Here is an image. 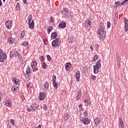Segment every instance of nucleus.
<instances>
[{
    "mask_svg": "<svg viewBox=\"0 0 128 128\" xmlns=\"http://www.w3.org/2000/svg\"><path fill=\"white\" fill-rule=\"evenodd\" d=\"M98 33L100 38H102V40H104L106 38V32L104 29L103 30H99Z\"/></svg>",
    "mask_w": 128,
    "mask_h": 128,
    "instance_id": "nucleus-1",
    "label": "nucleus"
},
{
    "mask_svg": "<svg viewBox=\"0 0 128 128\" xmlns=\"http://www.w3.org/2000/svg\"><path fill=\"white\" fill-rule=\"evenodd\" d=\"M7 56L6 53L4 52L2 49H0V62H4L6 60Z\"/></svg>",
    "mask_w": 128,
    "mask_h": 128,
    "instance_id": "nucleus-2",
    "label": "nucleus"
},
{
    "mask_svg": "<svg viewBox=\"0 0 128 128\" xmlns=\"http://www.w3.org/2000/svg\"><path fill=\"white\" fill-rule=\"evenodd\" d=\"M12 58H14V56L15 58L16 56H18L19 58V60H22V56L20 55V54H18V52L17 51H16L14 52H10V58H12Z\"/></svg>",
    "mask_w": 128,
    "mask_h": 128,
    "instance_id": "nucleus-3",
    "label": "nucleus"
},
{
    "mask_svg": "<svg viewBox=\"0 0 128 128\" xmlns=\"http://www.w3.org/2000/svg\"><path fill=\"white\" fill-rule=\"evenodd\" d=\"M32 15H30V16H29L28 17V24L30 28H34V24H32V23H30V22H32Z\"/></svg>",
    "mask_w": 128,
    "mask_h": 128,
    "instance_id": "nucleus-4",
    "label": "nucleus"
},
{
    "mask_svg": "<svg viewBox=\"0 0 128 128\" xmlns=\"http://www.w3.org/2000/svg\"><path fill=\"white\" fill-rule=\"evenodd\" d=\"M80 121L84 122V124H86V126L90 122V120H88V118H82L80 119Z\"/></svg>",
    "mask_w": 128,
    "mask_h": 128,
    "instance_id": "nucleus-5",
    "label": "nucleus"
},
{
    "mask_svg": "<svg viewBox=\"0 0 128 128\" xmlns=\"http://www.w3.org/2000/svg\"><path fill=\"white\" fill-rule=\"evenodd\" d=\"M66 26V22H61V24L58 25V28H65Z\"/></svg>",
    "mask_w": 128,
    "mask_h": 128,
    "instance_id": "nucleus-6",
    "label": "nucleus"
},
{
    "mask_svg": "<svg viewBox=\"0 0 128 128\" xmlns=\"http://www.w3.org/2000/svg\"><path fill=\"white\" fill-rule=\"evenodd\" d=\"M118 124L119 126L121 128H124V121L122 120V117L118 118Z\"/></svg>",
    "mask_w": 128,
    "mask_h": 128,
    "instance_id": "nucleus-7",
    "label": "nucleus"
},
{
    "mask_svg": "<svg viewBox=\"0 0 128 128\" xmlns=\"http://www.w3.org/2000/svg\"><path fill=\"white\" fill-rule=\"evenodd\" d=\"M80 70H77L76 73V82H80Z\"/></svg>",
    "mask_w": 128,
    "mask_h": 128,
    "instance_id": "nucleus-8",
    "label": "nucleus"
},
{
    "mask_svg": "<svg viewBox=\"0 0 128 128\" xmlns=\"http://www.w3.org/2000/svg\"><path fill=\"white\" fill-rule=\"evenodd\" d=\"M124 30L126 32L128 30V20L126 18H124Z\"/></svg>",
    "mask_w": 128,
    "mask_h": 128,
    "instance_id": "nucleus-9",
    "label": "nucleus"
},
{
    "mask_svg": "<svg viewBox=\"0 0 128 128\" xmlns=\"http://www.w3.org/2000/svg\"><path fill=\"white\" fill-rule=\"evenodd\" d=\"M84 26L86 28H90V20L87 19L84 22Z\"/></svg>",
    "mask_w": 128,
    "mask_h": 128,
    "instance_id": "nucleus-10",
    "label": "nucleus"
},
{
    "mask_svg": "<svg viewBox=\"0 0 128 128\" xmlns=\"http://www.w3.org/2000/svg\"><path fill=\"white\" fill-rule=\"evenodd\" d=\"M44 97H45V96L44 92H41L40 93L39 100H44Z\"/></svg>",
    "mask_w": 128,
    "mask_h": 128,
    "instance_id": "nucleus-11",
    "label": "nucleus"
},
{
    "mask_svg": "<svg viewBox=\"0 0 128 128\" xmlns=\"http://www.w3.org/2000/svg\"><path fill=\"white\" fill-rule=\"evenodd\" d=\"M8 41L10 44H12L14 42V38H12V37L8 38Z\"/></svg>",
    "mask_w": 128,
    "mask_h": 128,
    "instance_id": "nucleus-12",
    "label": "nucleus"
},
{
    "mask_svg": "<svg viewBox=\"0 0 128 128\" xmlns=\"http://www.w3.org/2000/svg\"><path fill=\"white\" fill-rule=\"evenodd\" d=\"M93 68H94V74H98V70H100V68L94 65Z\"/></svg>",
    "mask_w": 128,
    "mask_h": 128,
    "instance_id": "nucleus-13",
    "label": "nucleus"
},
{
    "mask_svg": "<svg viewBox=\"0 0 128 128\" xmlns=\"http://www.w3.org/2000/svg\"><path fill=\"white\" fill-rule=\"evenodd\" d=\"M82 98V90H79L77 94L76 100H78Z\"/></svg>",
    "mask_w": 128,
    "mask_h": 128,
    "instance_id": "nucleus-14",
    "label": "nucleus"
},
{
    "mask_svg": "<svg viewBox=\"0 0 128 128\" xmlns=\"http://www.w3.org/2000/svg\"><path fill=\"white\" fill-rule=\"evenodd\" d=\"M32 72V71H30V66H28L26 68V74L28 76H30V73Z\"/></svg>",
    "mask_w": 128,
    "mask_h": 128,
    "instance_id": "nucleus-15",
    "label": "nucleus"
},
{
    "mask_svg": "<svg viewBox=\"0 0 128 128\" xmlns=\"http://www.w3.org/2000/svg\"><path fill=\"white\" fill-rule=\"evenodd\" d=\"M101 62H102V60H100L96 62V64L94 66H96L99 68H102V64H100Z\"/></svg>",
    "mask_w": 128,
    "mask_h": 128,
    "instance_id": "nucleus-16",
    "label": "nucleus"
},
{
    "mask_svg": "<svg viewBox=\"0 0 128 128\" xmlns=\"http://www.w3.org/2000/svg\"><path fill=\"white\" fill-rule=\"evenodd\" d=\"M52 45L53 48H55V46H58V48L60 46V43H56V42H52Z\"/></svg>",
    "mask_w": 128,
    "mask_h": 128,
    "instance_id": "nucleus-17",
    "label": "nucleus"
},
{
    "mask_svg": "<svg viewBox=\"0 0 128 128\" xmlns=\"http://www.w3.org/2000/svg\"><path fill=\"white\" fill-rule=\"evenodd\" d=\"M11 24H12V23H10V21H7L6 22V27L7 28H8V30H10V28Z\"/></svg>",
    "mask_w": 128,
    "mask_h": 128,
    "instance_id": "nucleus-18",
    "label": "nucleus"
},
{
    "mask_svg": "<svg viewBox=\"0 0 128 128\" xmlns=\"http://www.w3.org/2000/svg\"><path fill=\"white\" fill-rule=\"evenodd\" d=\"M70 66H72L70 63H66V68L67 70H70Z\"/></svg>",
    "mask_w": 128,
    "mask_h": 128,
    "instance_id": "nucleus-19",
    "label": "nucleus"
},
{
    "mask_svg": "<svg viewBox=\"0 0 128 128\" xmlns=\"http://www.w3.org/2000/svg\"><path fill=\"white\" fill-rule=\"evenodd\" d=\"M51 36L53 39L56 38V36H58V34L56 32H54L52 34Z\"/></svg>",
    "mask_w": 128,
    "mask_h": 128,
    "instance_id": "nucleus-20",
    "label": "nucleus"
},
{
    "mask_svg": "<svg viewBox=\"0 0 128 128\" xmlns=\"http://www.w3.org/2000/svg\"><path fill=\"white\" fill-rule=\"evenodd\" d=\"M94 122L96 126H98L100 123V120L98 118H96L94 120Z\"/></svg>",
    "mask_w": 128,
    "mask_h": 128,
    "instance_id": "nucleus-21",
    "label": "nucleus"
},
{
    "mask_svg": "<svg viewBox=\"0 0 128 128\" xmlns=\"http://www.w3.org/2000/svg\"><path fill=\"white\" fill-rule=\"evenodd\" d=\"M122 6V3H120V2H116L114 4V8H118V6Z\"/></svg>",
    "mask_w": 128,
    "mask_h": 128,
    "instance_id": "nucleus-22",
    "label": "nucleus"
},
{
    "mask_svg": "<svg viewBox=\"0 0 128 128\" xmlns=\"http://www.w3.org/2000/svg\"><path fill=\"white\" fill-rule=\"evenodd\" d=\"M64 18H68L70 16V12L69 11L67 12H64Z\"/></svg>",
    "mask_w": 128,
    "mask_h": 128,
    "instance_id": "nucleus-23",
    "label": "nucleus"
},
{
    "mask_svg": "<svg viewBox=\"0 0 128 128\" xmlns=\"http://www.w3.org/2000/svg\"><path fill=\"white\" fill-rule=\"evenodd\" d=\"M85 106H90V100H84Z\"/></svg>",
    "mask_w": 128,
    "mask_h": 128,
    "instance_id": "nucleus-24",
    "label": "nucleus"
},
{
    "mask_svg": "<svg viewBox=\"0 0 128 128\" xmlns=\"http://www.w3.org/2000/svg\"><path fill=\"white\" fill-rule=\"evenodd\" d=\"M31 66L33 70V72H36V70H38V68H36V66L31 65Z\"/></svg>",
    "mask_w": 128,
    "mask_h": 128,
    "instance_id": "nucleus-25",
    "label": "nucleus"
},
{
    "mask_svg": "<svg viewBox=\"0 0 128 128\" xmlns=\"http://www.w3.org/2000/svg\"><path fill=\"white\" fill-rule=\"evenodd\" d=\"M68 118H70V115L66 114H64V120H68Z\"/></svg>",
    "mask_w": 128,
    "mask_h": 128,
    "instance_id": "nucleus-26",
    "label": "nucleus"
},
{
    "mask_svg": "<svg viewBox=\"0 0 128 128\" xmlns=\"http://www.w3.org/2000/svg\"><path fill=\"white\" fill-rule=\"evenodd\" d=\"M104 23L102 22H100V30H104Z\"/></svg>",
    "mask_w": 128,
    "mask_h": 128,
    "instance_id": "nucleus-27",
    "label": "nucleus"
},
{
    "mask_svg": "<svg viewBox=\"0 0 128 128\" xmlns=\"http://www.w3.org/2000/svg\"><path fill=\"white\" fill-rule=\"evenodd\" d=\"M69 12L68 9L66 8H64L63 9V10H62V14H64V12Z\"/></svg>",
    "mask_w": 128,
    "mask_h": 128,
    "instance_id": "nucleus-28",
    "label": "nucleus"
},
{
    "mask_svg": "<svg viewBox=\"0 0 128 128\" xmlns=\"http://www.w3.org/2000/svg\"><path fill=\"white\" fill-rule=\"evenodd\" d=\"M18 87H14L12 86V90L13 92H18Z\"/></svg>",
    "mask_w": 128,
    "mask_h": 128,
    "instance_id": "nucleus-29",
    "label": "nucleus"
},
{
    "mask_svg": "<svg viewBox=\"0 0 128 128\" xmlns=\"http://www.w3.org/2000/svg\"><path fill=\"white\" fill-rule=\"evenodd\" d=\"M6 106H9V107L12 106V102H10V101H6Z\"/></svg>",
    "mask_w": 128,
    "mask_h": 128,
    "instance_id": "nucleus-30",
    "label": "nucleus"
},
{
    "mask_svg": "<svg viewBox=\"0 0 128 128\" xmlns=\"http://www.w3.org/2000/svg\"><path fill=\"white\" fill-rule=\"evenodd\" d=\"M42 68L44 70H46V68H48V66H46V62H42Z\"/></svg>",
    "mask_w": 128,
    "mask_h": 128,
    "instance_id": "nucleus-31",
    "label": "nucleus"
},
{
    "mask_svg": "<svg viewBox=\"0 0 128 128\" xmlns=\"http://www.w3.org/2000/svg\"><path fill=\"white\" fill-rule=\"evenodd\" d=\"M52 42H56L57 44H60V38H56V40H54Z\"/></svg>",
    "mask_w": 128,
    "mask_h": 128,
    "instance_id": "nucleus-32",
    "label": "nucleus"
},
{
    "mask_svg": "<svg viewBox=\"0 0 128 128\" xmlns=\"http://www.w3.org/2000/svg\"><path fill=\"white\" fill-rule=\"evenodd\" d=\"M128 4V0H124L122 2H121V6H124V4Z\"/></svg>",
    "mask_w": 128,
    "mask_h": 128,
    "instance_id": "nucleus-33",
    "label": "nucleus"
},
{
    "mask_svg": "<svg viewBox=\"0 0 128 128\" xmlns=\"http://www.w3.org/2000/svg\"><path fill=\"white\" fill-rule=\"evenodd\" d=\"M30 108L32 112H36V109L34 108V104H32L30 106Z\"/></svg>",
    "mask_w": 128,
    "mask_h": 128,
    "instance_id": "nucleus-34",
    "label": "nucleus"
},
{
    "mask_svg": "<svg viewBox=\"0 0 128 128\" xmlns=\"http://www.w3.org/2000/svg\"><path fill=\"white\" fill-rule=\"evenodd\" d=\"M44 88H46V90H48V82H46L44 85Z\"/></svg>",
    "mask_w": 128,
    "mask_h": 128,
    "instance_id": "nucleus-35",
    "label": "nucleus"
},
{
    "mask_svg": "<svg viewBox=\"0 0 128 128\" xmlns=\"http://www.w3.org/2000/svg\"><path fill=\"white\" fill-rule=\"evenodd\" d=\"M52 84L54 86V88H56H56H58V85L56 84V82H55L54 83V82H52Z\"/></svg>",
    "mask_w": 128,
    "mask_h": 128,
    "instance_id": "nucleus-36",
    "label": "nucleus"
},
{
    "mask_svg": "<svg viewBox=\"0 0 128 128\" xmlns=\"http://www.w3.org/2000/svg\"><path fill=\"white\" fill-rule=\"evenodd\" d=\"M98 55L96 54L94 56L92 60H94V62H96V60H98Z\"/></svg>",
    "mask_w": 128,
    "mask_h": 128,
    "instance_id": "nucleus-37",
    "label": "nucleus"
},
{
    "mask_svg": "<svg viewBox=\"0 0 128 128\" xmlns=\"http://www.w3.org/2000/svg\"><path fill=\"white\" fill-rule=\"evenodd\" d=\"M56 75H54L52 76V82H54H54H56Z\"/></svg>",
    "mask_w": 128,
    "mask_h": 128,
    "instance_id": "nucleus-38",
    "label": "nucleus"
},
{
    "mask_svg": "<svg viewBox=\"0 0 128 128\" xmlns=\"http://www.w3.org/2000/svg\"><path fill=\"white\" fill-rule=\"evenodd\" d=\"M46 56L48 62H52V57H50V56L47 55Z\"/></svg>",
    "mask_w": 128,
    "mask_h": 128,
    "instance_id": "nucleus-39",
    "label": "nucleus"
},
{
    "mask_svg": "<svg viewBox=\"0 0 128 128\" xmlns=\"http://www.w3.org/2000/svg\"><path fill=\"white\" fill-rule=\"evenodd\" d=\"M22 46H28V42H25L22 44Z\"/></svg>",
    "mask_w": 128,
    "mask_h": 128,
    "instance_id": "nucleus-40",
    "label": "nucleus"
},
{
    "mask_svg": "<svg viewBox=\"0 0 128 128\" xmlns=\"http://www.w3.org/2000/svg\"><path fill=\"white\" fill-rule=\"evenodd\" d=\"M31 66H38V63L36 61H32L31 63Z\"/></svg>",
    "mask_w": 128,
    "mask_h": 128,
    "instance_id": "nucleus-41",
    "label": "nucleus"
},
{
    "mask_svg": "<svg viewBox=\"0 0 128 128\" xmlns=\"http://www.w3.org/2000/svg\"><path fill=\"white\" fill-rule=\"evenodd\" d=\"M116 58L118 60V62H120V60H118L120 59V54L118 53L116 54Z\"/></svg>",
    "mask_w": 128,
    "mask_h": 128,
    "instance_id": "nucleus-42",
    "label": "nucleus"
},
{
    "mask_svg": "<svg viewBox=\"0 0 128 128\" xmlns=\"http://www.w3.org/2000/svg\"><path fill=\"white\" fill-rule=\"evenodd\" d=\"M91 78L92 80H96V77L94 76H91Z\"/></svg>",
    "mask_w": 128,
    "mask_h": 128,
    "instance_id": "nucleus-43",
    "label": "nucleus"
},
{
    "mask_svg": "<svg viewBox=\"0 0 128 128\" xmlns=\"http://www.w3.org/2000/svg\"><path fill=\"white\" fill-rule=\"evenodd\" d=\"M16 10H20V3H17L16 5Z\"/></svg>",
    "mask_w": 128,
    "mask_h": 128,
    "instance_id": "nucleus-44",
    "label": "nucleus"
},
{
    "mask_svg": "<svg viewBox=\"0 0 128 128\" xmlns=\"http://www.w3.org/2000/svg\"><path fill=\"white\" fill-rule=\"evenodd\" d=\"M43 108H44V110H48V106H46V104H44L43 105Z\"/></svg>",
    "mask_w": 128,
    "mask_h": 128,
    "instance_id": "nucleus-45",
    "label": "nucleus"
},
{
    "mask_svg": "<svg viewBox=\"0 0 128 128\" xmlns=\"http://www.w3.org/2000/svg\"><path fill=\"white\" fill-rule=\"evenodd\" d=\"M10 124H12V126H14V120L11 119L10 120Z\"/></svg>",
    "mask_w": 128,
    "mask_h": 128,
    "instance_id": "nucleus-46",
    "label": "nucleus"
},
{
    "mask_svg": "<svg viewBox=\"0 0 128 128\" xmlns=\"http://www.w3.org/2000/svg\"><path fill=\"white\" fill-rule=\"evenodd\" d=\"M110 22H107V27L108 28H110Z\"/></svg>",
    "mask_w": 128,
    "mask_h": 128,
    "instance_id": "nucleus-47",
    "label": "nucleus"
},
{
    "mask_svg": "<svg viewBox=\"0 0 128 128\" xmlns=\"http://www.w3.org/2000/svg\"><path fill=\"white\" fill-rule=\"evenodd\" d=\"M43 40L44 44H48V39H44Z\"/></svg>",
    "mask_w": 128,
    "mask_h": 128,
    "instance_id": "nucleus-48",
    "label": "nucleus"
},
{
    "mask_svg": "<svg viewBox=\"0 0 128 128\" xmlns=\"http://www.w3.org/2000/svg\"><path fill=\"white\" fill-rule=\"evenodd\" d=\"M24 30L22 31L20 35L22 36V38H24Z\"/></svg>",
    "mask_w": 128,
    "mask_h": 128,
    "instance_id": "nucleus-49",
    "label": "nucleus"
},
{
    "mask_svg": "<svg viewBox=\"0 0 128 128\" xmlns=\"http://www.w3.org/2000/svg\"><path fill=\"white\" fill-rule=\"evenodd\" d=\"M34 108L35 110H36V108H38V104L34 103Z\"/></svg>",
    "mask_w": 128,
    "mask_h": 128,
    "instance_id": "nucleus-50",
    "label": "nucleus"
},
{
    "mask_svg": "<svg viewBox=\"0 0 128 128\" xmlns=\"http://www.w3.org/2000/svg\"><path fill=\"white\" fill-rule=\"evenodd\" d=\"M40 62H44V56H41L40 57Z\"/></svg>",
    "mask_w": 128,
    "mask_h": 128,
    "instance_id": "nucleus-51",
    "label": "nucleus"
},
{
    "mask_svg": "<svg viewBox=\"0 0 128 128\" xmlns=\"http://www.w3.org/2000/svg\"><path fill=\"white\" fill-rule=\"evenodd\" d=\"M50 22H54V16H51L50 18Z\"/></svg>",
    "mask_w": 128,
    "mask_h": 128,
    "instance_id": "nucleus-52",
    "label": "nucleus"
},
{
    "mask_svg": "<svg viewBox=\"0 0 128 128\" xmlns=\"http://www.w3.org/2000/svg\"><path fill=\"white\" fill-rule=\"evenodd\" d=\"M52 29H50V28H48V34H50V32H52Z\"/></svg>",
    "mask_w": 128,
    "mask_h": 128,
    "instance_id": "nucleus-53",
    "label": "nucleus"
},
{
    "mask_svg": "<svg viewBox=\"0 0 128 128\" xmlns=\"http://www.w3.org/2000/svg\"><path fill=\"white\" fill-rule=\"evenodd\" d=\"M79 108H80V110H82V104H80L79 105Z\"/></svg>",
    "mask_w": 128,
    "mask_h": 128,
    "instance_id": "nucleus-54",
    "label": "nucleus"
},
{
    "mask_svg": "<svg viewBox=\"0 0 128 128\" xmlns=\"http://www.w3.org/2000/svg\"><path fill=\"white\" fill-rule=\"evenodd\" d=\"M68 42H69V44H72V40H70V38H68Z\"/></svg>",
    "mask_w": 128,
    "mask_h": 128,
    "instance_id": "nucleus-55",
    "label": "nucleus"
},
{
    "mask_svg": "<svg viewBox=\"0 0 128 128\" xmlns=\"http://www.w3.org/2000/svg\"><path fill=\"white\" fill-rule=\"evenodd\" d=\"M12 82H14L16 80V78H15V77H14L12 78Z\"/></svg>",
    "mask_w": 128,
    "mask_h": 128,
    "instance_id": "nucleus-56",
    "label": "nucleus"
},
{
    "mask_svg": "<svg viewBox=\"0 0 128 128\" xmlns=\"http://www.w3.org/2000/svg\"><path fill=\"white\" fill-rule=\"evenodd\" d=\"M14 84H20V80H18L17 81L16 80L15 82H14Z\"/></svg>",
    "mask_w": 128,
    "mask_h": 128,
    "instance_id": "nucleus-57",
    "label": "nucleus"
},
{
    "mask_svg": "<svg viewBox=\"0 0 128 128\" xmlns=\"http://www.w3.org/2000/svg\"><path fill=\"white\" fill-rule=\"evenodd\" d=\"M24 2V4H25L28 2V1L26 0H22Z\"/></svg>",
    "mask_w": 128,
    "mask_h": 128,
    "instance_id": "nucleus-58",
    "label": "nucleus"
},
{
    "mask_svg": "<svg viewBox=\"0 0 128 128\" xmlns=\"http://www.w3.org/2000/svg\"><path fill=\"white\" fill-rule=\"evenodd\" d=\"M95 48H96V50H98V44H96Z\"/></svg>",
    "mask_w": 128,
    "mask_h": 128,
    "instance_id": "nucleus-59",
    "label": "nucleus"
},
{
    "mask_svg": "<svg viewBox=\"0 0 128 128\" xmlns=\"http://www.w3.org/2000/svg\"><path fill=\"white\" fill-rule=\"evenodd\" d=\"M2 6V0H0V6Z\"/></svg>",
    "mask_w": 128,
    "mask_h": 128,
    "instance_id": "nucleus-60",
    "label": "nucleus"
},
{
    "mask_svg": "<svg viewBox=\"0 0 128 128\" xmlns=\"http://www.w3.org/2000/svg\"><path fill=\"white\" fill-rule=\"evenodd\" d=\"M30 24H34V21L32 20V22H30Z\"/></svg>",
    "mask_w": 128,
    "mask_h": 128,
    "instance_id": "nucleus-61",
    "label": "nucleus"
},
{
    "mask_svg": "<svg viewBox=\"0 0 128 128\" xmlns=\"http://www.w3.org/2000/svg\"><path fill=\"white\" fill-rule=\"evenodd\" d=\"M37 128H42V126L40 124H39Z\"/></svg>",
    "mask_w": 128,
    "mask_h": 128,
    "instance_id": "nucleus-62",
    "label": "nucleus"
},
{
    "mask_svg": "<svg viewBox=\"0 0 128 128\" xmlns=\"http://www.w3.org/2000/svg\"><path fill=\"white\" fill-rule=\"evenodd\" d=\"M88 116V114H84V118H86V116Z\"/></svg>",
    "mask_w": 128,
    "mask_h": 128,
    "instance_id": "nucleus-63",
    "label": "nucleus"
},
{
    "mask_svg": "<svg viewBox=\"0 0 128 128\" xmlns=\"http://www.w3.org/2000/svg\"><path fill=\"white\" fill-rule=\"evenodd\" d=\"M30 84H28L26 85V87L28 88H30Z\"/></svg>",
    "mask_w": 128,
    "mask_h": 128,
    "instance_id": "nucleus-64",
    "label": "nucleus"
}]
</instances>
